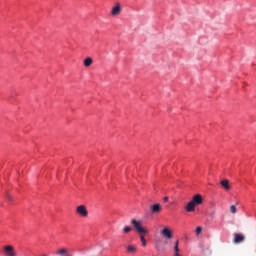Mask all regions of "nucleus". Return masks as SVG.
Here are the masks:
<instances>
[{"instance_id": "nucleus-13", "label": "nucleus", "mask_w": 256, "mask_h": 256, "mask_svg": "<svg viewBox=\"0 0 256 256\" xmlns=\"http://www.w3.org/2000/svg\"><path fill=\"white\" fill-rule=\"evenodd\" d=\"M140 241L142 243V247H147V240L145 239V236L140 235Z\"/></svg>"}, {"instance_id": "nucleus-14", "label": "nucleus", "mask_w": 256, "mask_h": 256, "mask_svg": "<svg viewBox=\"0 0 256 256\" xmlns=\"http://www.w3.org/2000/svg\"><path fill=\"white\" fill-rule=\"evenodd\" d=\"M57 255H69V253H67V249L62 248L57 252Z\"/></svg>"}, {"instance_id": "nucleus-3", "label": "nucleus", "mask_w": 256, "mask_h": 256, "mask_svg": "<svg viewBox=\"0 0 256 256\" xmlns=\"http://www.w3.org/2000/svg\"><path fill=\"white\" fill-rule=\"evenodd\" d=\"M3 250L5 252V256H18L17 252H15V248L11 245L4 246Z\"/></svg>"}, {"instance_id": "nucleus-8", "label": "nucleus", "mask_w": 256, "mask_h": 256, "mask_svg": "<svg viewBox=\"0 0 256 256\" xmlns=\"http://www.w3.org/2000/svg\"><path fill=\"white\" fill-rule=\"evenodd\" d=\"M161 209H163V207L159 203H156L150 207L151 213H161Z\"/></svg>"}, {"instance_id": "nucleus-19", "label": "nucleus", "mask_w": 256, "mask_h": 256, "mask_svg": "<svg viewBox=\"0 0 256 256\" xmlns=\"http://www.w3.org/2000/svg\"><path fill=\"white\" fill-rule=\"evenodd\" d=\"M164 201H169V197H165V198H164Z\"/></svg>"}, {"instance_id": "nucleus-7", "label": "nucleus", "mask_w": 256, "mask_h": 256, "mask_svg": "<svg viewBox=\"0 0 256 256\" xmlns=\"http://www.w3.org/2000/svg\"><path fill=\"white\" fill-rule=\"evenodd\" d=\"M161 235L166 237V239H173V233H171V230L167 227L161 230Z\"/></svg>"}, {"instance_id": "nucleus-6", "label": "nucleus", "mask_w": 256, "mask_h": 256, "mask_svg": "<svg viewBox=\"0 0 256 256\" xmlns=\"http://www.w3.org/2000/svg\"><path fill=\"white\" fill-rule=\"evenodd\" d=\"M112 17H117V15H121V4L116 3L115 7L111 10Z\"/></svg>"}, {"instance_id": "nucleus-15", "label": "nucleus", "mask_w": 256, "mask_h": 256, "mask_svg": "<svg viewBox=\"0 0 256 256\" xmlns=\"http://www.w3.org/2000/svg\"><path fill=\"white\" fill-rule=\"evenodd\" d=\"M131 231H133L131 226H125L123 229V233H131Z\"/></svg>"}, {"instance_id": "nucleus-9", "label": "nucleus", "mask_w": 256, "mask_h": 256, "mask_svg": "<svg viewBox=\"0 0 256 256\" xmlns=\"http://www.w3.org/2000/svg\"><path fill=\"white\" fill-rule=\"evenodd\" d=\"M220 185L226 190L229 191L231 189V186L229 185V180H222L220 182Z\"/></svg>"}, {"instance_id": "nucleus-12", "label": "nucleus", "mask_w": 256, "mask_h": 256, "mask_svg": "<svg viewBox=\"0 0 256 256\" xmlns=\"http://www.w3.org/2000/svg\"><path fill=\"white\" fill-rule=\"evenodd\" d=\"M93 65V58L88 57L84 60V67H91Z\"/></svg>"}, {"instance_id": "nucleus-5", "label": "nucleus", "mask_w": 256, "mask_h": 256, "mask_svg": "<svg viewBox=\"0 0 256 256\" xmlns=\"http://www.w3.org/2000/svg\"><path fill=\"white\" fill-rule=\"evenodd\" d=\"M244 241H245V235L241 233H234L233 243H235L236 245H239V243H243Z\"/></svg>"}, {"instance_id": "nucleus-16", "label": "nucleus", "mask_w": 256, "mask_h": 256, "mask_svg": "<svg viewBox=\"0 0 256 256\" xmlns=\"http://www.w3.org/2000/svg\"><path fill=\"white\" fill-rule=\"evenodd\" d=\"M230 212L233 214L237 213V207L235 205L230 206Z\"/></svg>"}, {"instance_id": "nucleus-10", "label": "nucleus", "mask_w": 256, "mask_h": 256, "mask_svg": "<svg viewBox=\"0 0 256 256\" xmlns=\"http://www.w3.org/2000/svg\"><path fill=\"white\" fill-rule=\"evenodd\" d=\"M126 250L128 253H131L133 255V254L137 253V246L129 245Z\"/></svg>"}, {"instance_id": "nucleus-1", "label": "nucleus", "mask_w": 256, "mask_h": 256, "mask_svg": "<svg viewBox=\"0 0 256 256\" xmlns=\"http://www.w3.org/2000/svg\"><path fill=\"white\" fill-rule=\"evenodd\" d=\"M202 203L203 196H201V194H196L193 196L192 200L186 204L185 209L188 213H193V211H195V207H197V205H201Z\"/></svg>"}, {"instance_id": "nucleus-11", "label": "nucleus", "mask_w": 256, "mask_h": 256, "mask_svg": "<svg viewBox=\"0 0 256 256\" xmlns=\"http://www.w3.org/2000/svg\"><path fill=\"white\" fill-rule=\"evenodd\" d=\"M179 240H177L174 244V256H181V254H179Z\"/></svg>"}, {"instance_id": "nucleus-17", "label": "nucleus", "mask_w": 256, "mask_h": 256, "mask_svg": "<svg viewBox=\"0 0 256 256\" xmlns=\"http://www.w3.org/2000/svg\"><path fill=\"white\" fill-rule=\"evenodd\" d=\"M195 231L196 235H201V231H203V228L201 226H198Z\"/></svg>"}, {"instance_id": "nucleus-2", "label": "nucleus", "mask_w": 256, "mask_h": 256, "mask_svg": "<svg viewBox=\"0 0 256 256\" xmlns=\"http://www.w3.org/2000/svg\"><path fill=\"white\" fill-rule=\"evenodd\" d=\"M131 225H133L134 229H136L137 233L140 235H147V233H149L147 228L143 227V223L140 220L132 219Z\"/></svg>"}, {"instance_id": "nucleus-18", "label": "nucleus", "mask_w": 256, "mask_h": 256, "mask_svg": "<svg viewBox=\"0 0 256 256\" xmlns=\"http://www.w3.org/2000/svg\"><path fill=\"white\" fill-rule=\"evenodd\" d=\"M6 197H7V200H8L10 203H11V201H13V198L11 197V195L7 194Z\"/></svg>"}, {"instance_id": "nucleus-4", "label": "nucleus", "mask_w": 256, "mask_h": 256, "mask_svg": "<svg viewBox=\"0 0 256 256\" xmlns=\"http://www.w3.org/2000/svg\"><path fill=\"white\" fill-rule=\"evenodd\" d=\"M76 212L81 217H87V215H89V211H87V207H85V205L78 206L77 209H76Z\"/></svg>"}]
</instances>
